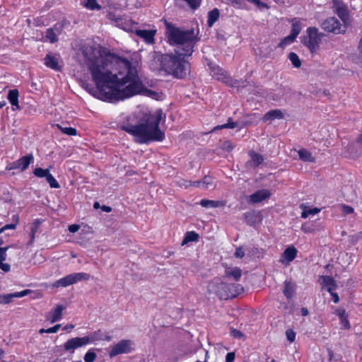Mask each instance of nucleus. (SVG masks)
I'll list each match as a JSON object with an SVG mask.
<instances>
[{"instance_id": "nucleus-64", "label": "nucleus", "mask_w": 362, "mask_h": 362, "mask_svg": "<svg viewBox=\"0 0 362 362\" xmlns=\"http://www.w3.org/2000/svg\"><path fill=\"white\" fill-rule=\"evenodd\" d=\"M355 238H356V240H358L362 239V232H360V233H357L355 235Z\"/></svg>"}, {"instance_id": "nucleus-25", "label": "nucleus", "mask_w": 362, "mask_h": 362, "mask_svg": "<svg viewBox=\"0 0 362 362\" xmlns=\"http://www.w3.org/2000/svg\"><path fill=\"white\" fill-rule=\"evenodd\" d=\"M44 61L46 66L52 69L57 71L60 69L59 58L56 56H53L52 54H47L45 57Z\"/></svg>"}, {"instance_id": "nucleus-6", "label": "nucleus", "mask_w": 362, "mask_h": 362, "mask_svg": "<svg viewBox=\"0 0 362 362\" xmlns=\"http://www.w3.org/2000/svg\"><path fill=\"white\" fill-rule=\"evenodd\" d=\"M90 278V276L88 273L85 272H75L69 274L52 284H46L45 286L47 288H49L51 289L57 288H66L73 284H76L80 281H88Z\"/></svg>"}, {"instance_id": "nucleus-17", "label": "nucleus", "mask_w": 362, "mask_h": 362, "mask_svg": "<svg viewBox=\"0 0 362 362\" xmlns=\"http://www.w3.org/2000/svg\"><path fill=\"white\" fill-rule=\"evenodd\" d=\"M298 250L293 246L287 247L280 258L279 262L285 265H288L292 262L297 256Z\"/></svg>"}, {"instance_id": "nucleus-3", "label": "nucleus", "mask_w": 362, "mask_h": 362, "mask_svg": "<svg viewBox=\"0 0 362 362\" xmlns=\"http://www.w3.org/2000/svg\"><path fill=\"white\" fill-rule=\"evenodd\" d=\"M166 37L171 45L177 46L178 50L185 56H191L199 38L194 29L185 30L176 27L171 23L165 22Z\"/></svg>"}, {"instance_id": "nucleus-41", "label": "nucleus", "mask_w": 362, "mask_h": 362, "mask_svg": "<svg viewBox=\"0 0 362 362\" xmlns=\"http://www.w3.org/2000/svg\"><path fill=\"white\" fill-rule=\"evenodd\" d=\"M33 174L40 178L45 177L47 178L48 175L50 174L49 169H43L41 168H37L33 171Z\"/></svg>"}, {"instance_id": "nucleus-54", "label": "nucleus", "mask_w": 362, "mask_h": 362, "mask_svg": "<svg viewBox=\"0 0 362 362\" xmlns=\"http://www.w3.org/2000/svg\"><path fill=\"white\" fill-rule=\"evenodd\" d=\"M60 327H61V325L58 324V325H54L52 327L47 329V332L49 334H50V333H56V332H58V330L59 329Z\"/></svg>"}, {"instance_id": "nucleus-52", "label": "nucleus", "mask_w": 362, "mask_h": 362, "mask_svg": "<svg viewBox=\"0 0 362 362\" xmlns=\"http://www.w3.org/2000/svg\"><path fill=\"white\" fill-rule=\"evenodd\" d=\"M230 334L235 338H241L243 337L242 332L238 329H232L230 330Z\"/></svg>"}, {"instance_id": "nucleus-9", "label": "nucleus", "mask_w": 362, "mask_h": 362, "mask_svg": "<svg viewBox=\"0 0 362 362\" xmlns=\"http://www.w3.org/2000/svg\"><path fill=\"white\" fill-rule=\"evenodd\" d=\"M321 27L325 31L336 34L344 33L346 31V26L341 25L339 21L334 17L328 18L325 20L322 23Z\"/></svg>"}, {"instance_id": "nucleus-5", "label": "nucleus", "mask_w": 362, "mask_h": 362, "mask_svg": "<svg viewBox=\"0 0 362 362\" xmlns=\"http://www.w3.org/2000/svg\"><path fill=\"white\" fill-rule=\"evenodd\" d=\"M208 291L218 296L220 299L227 300L236 297L242 291L240 284H228L220 279H214L208 285Z\"/></svg>"}, {"instance_id": "nucleus-45", "label": "nucleus", "mask_w": 362, "mask_h": 362, "mask_svg": "<svg viewBox=\"0 0 362 362\" xmlns=\"http://www.w3.org/2000/svg\"><path fill=\"white\" fill-rule=\"evenodd\" d=\"M236 123L232 122L230 119L228 120V122L226 124H224L223 125L216 126L214 128V131L216 129H233L236 127Z\"/></svg>"}, {"instance_id": "nucleus-26", "label": "nucleus", "mask_w": 362, "mask_h": 362, "mask_svg": "<svg viewBox=\"0 0 362 362\" xmlns=\"http://www.w3.org/2000/svg\"><path fill=\"white\" fill-rule=\"evenodd\" d=\"M18 96L19 93L17 89L10 90L8 94V100L10 102L11 105L13 107V110H18L20 109L18 105Z\"/></svg>"}, {"instance_id": "nucleus-23", "label": "nucleus", "mask_w": 362, "mask_h": 362, "mask_svg": "<svg viewBox=\"0 0 362 362\" xmlns=\"http://www.w3.org/2000/svg\"><path fill=\"white\" fill-rule=\"evenodd\" d=\"M211 74L214 78L224 83H228L230 78L226 75V72L218 66H214L211 69Z\"/></svg>"}, {"instance_id": "nucleus-35", "label": "nucleus", "mask_w": 362, "mask_h": 362, "mask_svg": "<svg viewBox=\"0 0 362 362\" xmlns=\"http://www.w3.org/2000/svg\"><path fill=\"white\" fill-rule=\"evenodd\" d=\"M302 29L301 23L299 20L293 19L292 23V28L291 35L294 37H297Z\"/></svg>"}, {"instance_id": "nucleus-62", "label": "nucleus", "mask_w": 362, "mask_h": 362, "mask_svg": "<svg viewBox=\"0 0 362 362\" xmlns=\"http://www.w3.org/2000/svg\"><path fill=\"white\" fill-rule=\"evenodd\" d=\"M243 0H233L232 4L234 6H239L242 4Z\"/></svg>"}, {"instance_id": "nucleus-13", "label": "nucleus", "mask_w": 362, "mask_h": 362, "mask_svg": "<svg viewBox=\"0 0 362 362\" xmlns=\"http://www.w3.org/2000/svg\"><path fill=\"white\" fill-rule=\"evenodd\" d=\"M86 345L87 344L84 337H74L67 340L64 344V349L66 351L73 353L75 349Z\"/></svg>"}, {"instance_id": "nucleus-21", "label": "nucleus", "mask_w": 362, "mask_h": 362, "mask_svg": "<svg viewBox=\"0 0 362 362\" xmlns=\"http://www.w3.org/2000/svg\"><path fill=\"white\" fill-rule=\"evenodd\" d=\"M174 1L179 7H188L192 10H196L200 6L202 0H174Z\"/></svg>"}, {"instance_id": "nucleus-4", "label": "nucleus", "mask_w": 362, "mask_h": 362, "mask_svg": "<svg viewBox=\"0 0 362 362\" xmlns=\"http://www.w3.org/2000/svg\"><path fill=\"white\" fill-rule=\"evenodd\" d=\"M185 57L180 52H176V54L164 55L163 71L175 77L183 78L186 76L189 67Z\"/></svg>"}, {"instance_id": "nucleus-22", "label": "nucleus", "mask_w": 362, "mask_h": 362, "mask_svg": "<svg viewBox=\"0 0 362 362\" xmlns=\"http://www.w3.org/2000/svg\"><path fill=\"white\" fill-rule=\"evenodd\" d=\"M321 285L325 287L329 293L337 289V284L334 279L329 276H322L320 279Z\"/></svg>"}, {"instance_id": "nucleus-11", "label": "nucleus", "mask_w": 362, "mask_h": 362, "mask_svg": "<svg viewBox=\"0 0 362 362\" xmlns=\"http://www.w3.org/2000/svg\"><path fill=\"white\" fill-rule=\"evenodd\" d=\"M164 55L156 52H151L148 54V66L149 68L154 71H163Z\"/></svg>"}, {"instance_id": "nucleus-19", "label": "nucleus", "mask_w": 362, "mask_h": 362, "mask_svg": "<svg viewBox=\"0 0 362 362\" xmlns=\"http://www.w3.org/2000/svg\"><path fill=\"white\" fill-rule=\"evenodd\" d=\"M84 337L86 341L87 345L90 344H95L98 341H101V340L110 341V337L107 336V335L104 336L103 332L100 329L95 331L93 332H91V333L88 334V335L84 336Z\"/></svg>"}, {"instance_id": "nucleus-47", "label": "nucleus", "mask_w": 362, "mask_h": 362, "mask_svg": "<svg viewBox=\"0 0 362 362\" xmlns=\"http://www.w3.org/2000/svg\"><path fill=\"white\" fill-rule=\"evenodd\" d=\"M286 336L290 343H293L296 339V332L293 329H287L286 332Z\"/></svg>"}, {"instance_id": "nucleus-56", "label": "nucleus", "mask_w": 362, "mask_h": 362, "mask_svg": "<svg viewBox=\"0 0 362 362\" xmlns=\"http://www.w3.org/2000/svg\"><path fill=\"white\" fill-rule=\"evenodd\" d=\"M245 253L241 247L237 248L235 252V255L238 258H242L244 256Z\"/></svg>"}, {"instance_id": "nucleus-18", "label": "nucleus", "mask_w": 362, "mask_h": 362, "mask_svg": "<svg viewBox=\"0 0 362 362\" xmlns=\"http://www.w3.org/2000/svg\"><path fill=\"white\" fill-rule=\"evenodd\" d=\"M32 292L31 290L25 289L19 292L8 294H0V304L9 303L14 298H23Z\"/></svg>"}, {"instance_id": "nucleus-37", "label": "nucleus", "mask_w": 362, "mask_h": 362, "mask_svg": "<svg viewBox=\"0 0 362 362\" xmlns=\"http://www.w3.org/2000/svg\"><path fill=\"white\" fill-rule=\"evenodd\" d=\"M13 220L14 223L11 224H6L2 228H0V235L6 231V230H14L16 229L18 222H19V217L18 215H13Z\"/></svg>"}, {"instance_id": "nucleus-60", "label": "nucleus", "mask_w": 362, "mask_h": 362, "mask_svg": "<svg viewBox=\"0 0 362 362\" xmlns=\"http://www.w3.org/2000/svg\"><path fill=\"white\" fill-rule=\"evenodd\" d=\"M74 327L75 326L74 325L69 324V325H66V326H64L63 329L66 330L68 332H71L74 328Z\"/></svg>"}, {"instance_id": "nucleus-27", "label": "nucleus", "mask_w": 362, "mask_h": 362, "mask_svg": "<svg viewBox=\"0 0 362 362\" xmlns=\"http://www.w3.org/2000/svg\"><path fill=\"white\" fill-rule=\"evenodd\" d=\"M299 158L303 162L314 163L315 157L305 148H300L297 151Z\"/></svg>"}, {"instance_id": "nucleus-28", "label": "nucleus", "mask_w": 362, "mask_h": 362, "mask_svg": "<svg viewBox=\"0 0 362 362\" xmlns=\"http://www.w3.org/2000/svg\"><path fill=\"white\" fill-rule=\"evenodd\" d=\"M225 275L228 278L238 281L242 275V272L238 267H226L225 269Z\"/></svg>"}, {"instance_id": "nucleus-36", "label": "nucleus", "mask_w": 362, "mask_h": 362, "mask_svg": "<svg viewBox=\"0 0 362 362\" xmlns=\"http://www.w3.org/2000/svg\"><path fill=\"white\" fill-rule=\"evenodd\" d=\"M81 4L90 10H100L101 8L96 0H81Z\"/></svg>"}, {"instance_id": "nucleus-58", "label": "nucleus", "mask_w": 362, "mask_h": 362, "mask_svg": "<svg viewBox=\"0 0 362 362\" xmlns=\"http://www.w3.org/2000/svg\"><path fill=\"white\" fill-rule=\"evenodd\" d=\"M223 148L228 151H230L233 148V146L230 141H226L223 144Z\"/></svg>"}, {"instance_id": "nucleus-1", "label": "nucleus", "mask_w": 362, "mask_h": 362, "mask_svg": "<svg viewBox=\"0 0 362 362\" xmlns=\"http://www.w3.org/2000/svg\"><path fill=\"white\" fill-rule=\"evenodd\" d=\"M84 64L96 89L86 86V90L104 101L124 100L144 92L138 76V63L117 58L99 46H86L83 50Z\"/></svg>"}, {"instance_id": "nucleus-57", "label": "nucleus", "mask_w": 362, "mask_h": 362, "mask_svg": "<svg viewBox=\"0 0 362 362\" xmlns=\"http://www.w3.org/2000/svg\"><path fill=\"white\" fill-rule=\"evenodd\" d=\"M79 228H80V226L77 225V224H73V225H70L69 226V230L71 233H76L79 230Z\"/></svg>"}, {"instance_id": "nucleus-55", "label": "nucleus", "mask_w": 362, "mask_h": 362, "mask_svg": "<svg viewBox=\"0 0 362 362\" xmlns=\"http://www.w3.org/2000/svg\"><path fill=\"white\" fill-rule=\"evenodd\" d=\"M191 183H193V181L183 180L180 182V185L187 188L189 187H192V184Z\"/></svg>"}, {"instance_id": "nucleus-43", "label": "nucleus", "mask_w": 362, "mask_h": 362, "mask_svg": "<svg viewBox=\"0 0 362 362\" xmlns=\"http://www.w3.org/2000/svg\"><path fill=\"white\" fill-rule=\"evenodd\" d=\"M198 238H199V235L197 233H195L194 231L187 232L185 235L184 240H183V244L189 243V242H192V241H197Z\"/></svg>"}, {"instance_id": "nucleus-40", "label": "nucleus", "mask_w": 362, "mask_h": 362, "mask_svg": "<svg viewBox=\"0 0 362 362\" xmlns=\"http://www.w3.org/2000/svg\"><path fill=\"white\" fill-rule=\"evenodd\" d=\"M57 127L60 129L62 132H63L65 134L70 135V136H74L76 134V129L70 127H62L61 124H57Z\"/></svg>"}, {"instance_id": "nucleus-63", "label": "nucleus", "mask_w": 362, "mask_h": 362, "mask_svg": "<svg viewBox=\"0 0 362 362\" xmlns=\"http://www.w3.org/2000/svg\"><path fill=\"white\" fill-rule=\"evenodd\" d=\"M301 313H302V315H303V316H306V315H308V309H307V308H303L301 309Z\"/></svg>"}, {"instance_id": "nucleus-30", "label": "nucleus", "mask_w": 362, "mask_h": 362, "mask_svg": "<svg viewBox=\"0 0 362 362\" xmlns=\"http://www.w3.org/2000/svg\"><path fill=\"white\" fill-rule=\"evenodd\" d=\"M283 117V113L279 110H273L267 112L262 119L263 121H272L275 119H281Z\"/></svg>"}, {"instance_id": "nucleus-15", "label": "nucleus", "mask_w": 362, "mask_h": 362, "mask_svg": "<svg viewBox=\"0 0 362 362\" xmlns=\"http://www.w3.org/2000/svg\"><path fill=\"white\" fill-rule=\"evenodd\" d=\"M65 307L62 305H57L50 312L45 315V318L50 323H54L62 318V313Z\"/></svg>"}, {"instance_id": "nucleus-24", "label": "nucleus", "mask_w": 362, "mask_h": 362, "mask_svg": "<svg viewBox=\"0 0 362 362\" xmlns=\"http://www.w3.org/2000/svg\"><path fill=\"white\" fill-rule=\"evenodd\" d=\"M334 4L336 6L337 14L344 23H346L349 20V15L346 8L341 2L339 1H334Z\"/></svg>"}, {"instance_id": "nucleus-8", "label": "nucleus", "mask_w": 362, "mask_h": 362, "mask_svg": "<svg viewBox=\"0 0 362 362\" xmlns=\"http://www.w3.org/2000/svg\"><path fill=\"white\" fill-rule=\"evenodd\" d=\"M134 349V343L130 339H122L114 344L109 351V356H115L130 353Z\"/></svg>"}, {"instance_id": "nucleus-20", "label": "nucleus", "mask_w": 362, "mask_h": 362, "mask_svg": "<svg viewBox=\"0 0 362 362\" xmlns=\"http://www.w3.org/2000/svg\"><path fill=\"white\" fill-rule=\"evenodd\" d=\"M192 187L204 189L215 188L214 179L211 176H205L202 180L193 181Z\"/></svg>"}, {"instance_id": "nucleus-48", "label": "nucleus", "mask_w": 362, "mask_h": 362, "mask_svg": "<svg viewBox=\"0 0 362 362\" xmlns=\"http://www.w3.org/2000/svg\"><path fill=\"white\" fill-rule=\"evenodd\" d=\"M301 230L306 233H313L315 231V228L313 224L304 223L301 226Z\"/></svg>"}, {"instance_id": "nucleus-14", "label": "nucleus", "mask_w": 362, "mask_h": 362, "mask_svg": "<svg viewBox=\"0 0 362 362\" xmlns=\"http://www.w3.org/2000/svg\"><path fill=\"white\" fill-rule=\"evenodd\" d=\"M115 25L127 32L134 33L137 27V23L129 18L121 17L115 19Z\"/></svg>"}, {"instance_id": "nucleus-51", "label": "nucleus", "mask_w": 362, "mask_h": 362, "mask_svg": "<svg viewBox=\"0 0 362 362\" xmlns=\"http://www.w3.org/2000/svg\"><path fill=\"white\" fill-rule=\"evenodd\" d=\"M339 320H340V324L344 328H345V329L350 328V324L347 319V316H346L343 318H340Z\"/></svg>"}, {"instance_id": "nucleus-38", "label": "nucleus", "mask_w": 362, "mask_h": 362, "mask_svg": "<svg viewBox=\"0 0 362 362\" xmlns=\"http://www.w3.org/2000/svg\"><path fill=\"white\" fill-rule=\"evenodd\" d=\"M43 40L51 43L55 42L57 41V34L52 29H47L45 35L43 37Z\"/></svg>"}, {"instance_id": "nucleus-33", "label": "nucleus", "mask_w": 362, "mask_h": 362, "mask_svg": "<svg viewBox=\"0 0 362 362\" xmlns=\"http://www.w3.org/2000/svg\"><path fill=\"white\" fill-rule=\"evenodd\" d=\"M250 156L251 158L250 161L249 162L250 165L252 166H257L260 165L264 161V158L262 155L257 153L254 151H251L250 153Z\"/></svg>"}, {"instance_id": "nucleus-49", "label": "nucleus", "mask_w": 362, "mask_h": 362, "mask_svg": "<svg viewBox=\"0 0 362 362\" xmlns=\"http://www.w3.org/2000/svg\"><path fill=\"white\" fill-rule=\"evenodd\" d=\"M341 211L343 212V214L345 215L353 214L354 211V209L353 207L348 206V205H345V204H343L341 206Z\"/></svg>"}, {"instance_id": "nucleus-32", "label": "nucleus", "mask_w": 362, "mask_h": 362, "mask_svg": "<svg viewBox=\"0 0 362 362\" xmlns=\"http://www.w3.org/2000/svg\"><path fill=\"white\" fill-rule=\"evenodd\" d=\"M219 11L218 8H214L208 13L207 24L209 27H212L219 18Z\"/></svg>"}, {"instance_id": "nucleus-50", "label": "nucleus", "mask_w": 362, "mask_h": 362, "mask_svg": "<svg viewBox=\"0 0 362 362\" xmlns=\"http://www.w3.org/2000/svg\"><path fill=\"white\" fill-rule=\"evenodd\" d=\"M334 314L337 315L339 317V319L340 318H343V317L347 316L346 310L344 308L337 309L334 311Z\"/></svg>"}, {"instance_id": "nucleus-29", "label": "nucleus", "mask_w": 362, "mask_h": 362, "mask_svg": "<svg viewBox=\"0 0 362 362\" xmlns=\"http://www.w3.org/2000/svg\"><path fill=\"white\" fill-rule=\"evenodd\" d=\"M283 293L287 298H291L296 291V284L291 281H286L284 283Z\"/></svg>"}, {"instance_id": "nucleus-39", "label": "nucleus", "mask_w": 362, "mask_h": 362, "mask_svg": "<svg viewBox=\"0 0 362 362\" xmlns=\"http://www.w3.org/2000/svg\"><path fill=\"white\" fill-rule=\"evenodd\" d=\"M296 40V37H294L293 36H292L291 34L286 37H285L284 38H283L281 42H279V44L278 45V47L281 48V49H284L285 48L286 46L291 45V43H293Z\"/></svg>"}, {"instance_id": "nucleus-59", "label": "nucleus", "mask_w": 362, "mask_h": 362, "mask_svg": "<svg viewBox=\"0 0 362 362\" xmlns=\"http://www.w3.org/2000/svg\"><path fill=\"white\" fill-rule=\"evenodd\" d=\"M332 297L333 298V301L334 303H337L339 301V297L337 295V293H334V291H332V293H329Z\"/></svg>"}, {"instance_id": "nucleus-42", "label": "nucleus", "mask_w": 362, "mask_h": 362, "mask_svg": "<svg viewBox=\"0 0 362 362\" xmlns=\"http://www.w3.org/2000/svg\"><path fill=\"white\" fill-rule=\"evenodd\" d=\"M288 59L294 67L299 68L301 66V61L296 53L291 52L288 54Z\"/></svg>"}, {"instance_id": "nucleus-31", "label": "nucleus", "mask_w": 362, "mask_h": 362, "mask_svg": "<svg viewBox=\"0 0 362 362\" xmlns=\"http://www.w3.org/2000/svg\"><path fill=\"white\" fill-rule=\"evenodd\" d=\"M300 208L303 209L301 217L303 218H306L310 215L315 216L320 211V209L319 208H308L305 206L303 204L300 205Z\"/></svg>"}, {"instance_id": "nucleus-7", "label": "nucleus", "mask_w": 362, "mask_h": 362, "mask_svg": "<svg viewBox=\"0 0 362 362\" xmlns=\"http://www.w3.org/2000/svg\"><path fill=\"white\" fill-rule=\"evenodd\" d=\"M325 36L315 27H309L306 29L305 34L303 38V44L308 47L311 53L316 52L320 47L322 38Z\"/></svg>"}, {"instance_id": "nucleus-16", "label": "nucleus", "mask_w": 362, "mask_h": 362, "mask_svg": "<svg viewBox=\"0 0 362 362\" xmlns=\"http://www.w3.org/2000/svg\"><path fill=\"white\" fill-rule=\"evenodd\" d=\"M271 195L272 194L269 190L263 189L251 194L248 198V201L252 204H258L269 198Z\"/></svg>"}, {"instance_id": "nucleus-46", "label": "nucleus", "mask_w": 362, "mask_h": 362, "mask_svg": "<svg viewBox=\"0 0 362 362\" xmlns=\"http://www.w3.org/2000/svg\"><path fill=\"white\" fill-rule=\"evenodd\" d=\"M96 354L91 350L88 351L84 356L85 362H94Z\"/></svg>"}, {"instance_id": "nucleus-2", "label": "nucleus", "mask_w": 362, "mask_h": 362, "mask_svg": "<svg viewBox=\"0 0 362 362\" xmlns=\"http://www.w3.org/2000/svg\"><path fill=\"white\" fill-rule=\"evenodd\" d=\"M122 117V129L132 135L139 144L162 141L165 139L164 132L159 128L160 122L165 117L160 109L153 112L147 109H138Z\"/></svg>"}, {"instance_id": "nucleus-44", "label": "nucleus", "mask_w": 362, "mask_h": 362, "mask_svg": "<svg viewBox=\"0 0 362 362\" xmlns=\"http://www.w3.org/2000/svg\"><path fill=\"white\" fill-rule=\"evenodd\" d=\"M46 180L47 182L49 183L50 187L55 189H58L60 187L59 184L51 173L48 175Z\"/></svg>"}, {"instance_id": "nucleus-34", "label": "nucleus", "mask_w": 362, "mask_h": 362, "mask_svg": "<svg viewBox=\"0 0 362 362\" xmlns=\"http://www.w3.org/2000/svg\"><path fill=\"white\" fill-rule=\"evenodd\" d=\"M200 205L204 208H217L219 206H222L223 204L222 202L220 201L209 200L204 199L200 201Z\"/></svg>"}, {"instance_id": "nucleus-53", "label": "nucleus", "mask_w": 362, "mask_h": 362, "mask_svg": "<svg viewBox=\"0 0 362 362\" xmlns=\"http://www.w3.org/2000/svg\"><path fill=\"white\" fill-rule=\"evenodd\" d=\"M235 354L234 352H230L226 354V362H234Z\"/></svg>"}, {"instance_id": "nucleus-61", "label": "nucleus", "mask_w": 362, "mask_h": 362, "mask_svg": "<svg viewBox=\"0 0 362 362\" xmlns=\"http://www.w3.org/2000/svg\"><path fill=\"white\" fill-rule=\"evenodd\" d=\"M108 18L112 21V22H115V19L117 18V17L114 14V13H110L108 15ZM118 18H120L119 16H118Z\"/></svg>"}, {"instance_id": "nucleus-12", "label": "nucleus", "mask_w": 362, "mask_h": 362, "mask_svg": "<svg viewBox=\"0 0 362 362\" xmlns=\"http://www.w3.org/2000/svg\"><path fill=\"white\" fill-rule=\"evenodd\" d=\"M134 33L146 43L152 45L155 42V35H156L157 30L156 28L141 30L136 28Z\"/></svg>"}, {"instance_id": "nucleus-10", "label": "nucleus", "mask_w": 362, "mask_h": 362, "mask_svg": "<svg viewBox=\"0 0 362 362\" xmlns=\"http://www.w3.org/2000/svg\"><path fill=\"white\" fill-rule=\"evenodd\" d=\"M33 161L34 156L32 153H30L8 164L6 169L7 170L20 169L21 171H25L28 168L29 165L33 163Z\"/></svg>"}]
</instances>
